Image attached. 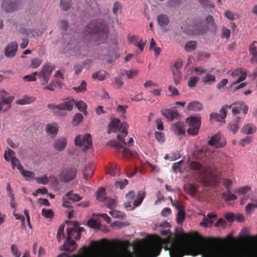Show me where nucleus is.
<instances>
[{"mask_svg":"<svg viewBox=\"0 0 257 257\" xmlns=\"http://www.w3.org/2000/svg\"><path fill=\"white\" fill-rule=\"evenodd\" d=\"M83 34L88 41L95 45L102 44L107 41L109 27L103 19H96L86 25Z\"/></svg>","mask_w":257,"mask_h":257,"instance_id":"obj_1","label":"nucleus"},{"mask_svg":"<svg viewBox=\"0 0 257 257\" xmlns=\"http://www.w3.org/2000/svg\"><path fill=\"white\" fill-rule=\"evenodd\" d=\"M128 127L126 122H123L120 123V120L117 118L112 119L109 124L108 133L109 134L111 132H120L119 134L117 136V140H110L108 143V145L114 147L118 152H120L122 149V153L124 156L127 155L128 150L125 147L126 145L124 141V138L127 135V128Z\"/></svg>","mask_w":257,"mask_h":257,"instance_id":"obj_2","label":"nucleus"},{"mask_svg":"<svg viewBox=\"0 0 257 257\" xmlns=\"http://www.w3.org/2000/svg\"><path fill=\"white\" fill-rule=\"evenodd\" d=\"M190 34L193 35L202 36L209 31V27L201 17H197L192 20L188 26Z\"/></svg>","mask_w":257,"mask_h":257,"instance_id":"obj_3","label":"nucleus"},{"mask_svg":"<svg viewBox=\"0 0 257 257\" xmlns=\"http://www.w3.org/2000/svg\"><path fill=\"white\" fill-rule=\"evenodd\" d=\"M146 195L145 192L139 191L138 195L136 196L135 193L134 191H129L125 195V207L127 208L131 207V203H133V209L140 206L144 199L145 198Z\"/></svg>","mask_w":257,"mask_h":257,"instance_id":"obj_4","label":"nucleus"},{"mask_svg":"<svg viewBox=\"0 0 257 257\" xmlns=\"http://www.w3.org/2000/svg\"><path fill=\"white\" fill-rule=\"evenodd\" d=\"M188 123L189 128L187 130L188 134L196 136L198 134L201 122V118L200 116H191L186 119Z\"/></svg>","mask_w":257,"mask_h":257,"instance_id":"obj_5","label":"nucleus"},{"mask_svg":"<svg viewBox=\"0 0 257 257\" xmlns=\"http://www.w3.org/2000/svg\"><path fill=\"white\" fill-rule=\"evenodd\" d=\"M82 249L83 250V252L79 254H74L70 256L67 253H62L57 257H94V242L92 243L91 248H88L86 246H83ZM22 257H30L29 252H26Z\"/></svg>","mask_w":257,"mask_h":257,"instance_id":"obj_6","label":"nucleus"},{"mask_svg":"<svg viewBox=\"0 0 257 257\" xmlns=\"http://www.w3.org/2000/svg\"><path fill=\"white\" fill-rule=\"evenodd\" d=\"M0 111H7L11 107V103L14 99V97L10 96L9 93L5 90H0Z\"/></svg>","mask_w":257,"mask_h":257,"instance_id":"obj_7","label":"nucleus"},{"mask_svg":"<svg viewBox=\"0 0 257 257\" xmlns=\"http://www.w3.org/2000/svg\"><path fill=\"white\" fill-rule=\"evenodd\" d=\"M75 143L76 146L83 147V149L87 150L92 146L91 136L89 134H86L83 136L79 135L76 137Z\"/></svg>","mask_w":257,"mask_h":257,"instance_id":"obj_8","label":"nucleus"},{"mask_svg":"<svg viewBox=\"0 0 257 257\" xmlns=\"http://www.w3.org/2000/svg\"><path fill=\"white\" fill-rule=\"evenodd\" d=\"M232 105H225L220 109V113H212L210 114V120H214L218 122H225L227 110L230 109Z\"/></svg>","mask_w":257,"mask_h":257,"instance_id":"obj_9","label":"nucleus"},{"mask_svg":"<svg viewBox=\"0 0 257 257\" xmlns=\"http://www.w3.org/2000/svg\"><path fill=\"white\" fill-rule=\"evenodd\" d=\"M55 69V66L51 63H47L43 66L39 73V76L43 80H49L52 72Z\"/></svg>","mask_w":257,"mask_h":257,"instance_id":"obj_10","label":"nucleus"},{"mask_svg":"<svg viewBox=\"0 0 257 257\" xmlns=\"http://www.w3.org/2000/svg\"><path fill=\"white\" fill-rule=\"evenodd\" d=\"M18 49V43L15 41L12 42L8 44L5 48V56L8 58H13L16 56Z\"/></svg>","mask_w":257,"mask_h":257,"instance_id":"obj_11","label":"nucleus"},{"mask_svg":"<svg viewBox=\"0 0 257 257\" xmlns=\"http://www.w3.org/2000/svg\"><path fill=\"white\" fill-rule=\"evenodd\" d=\"M18 4L14 0H3L2 3V9L7 13H13L17 10Z\"/></svg>","mask_w":257,"mask_h":257,"instance_id":"obj_12","label":"nucleus"},{"mask_svg":"<svg viewBox=\"0 0 257 257\" xmlns=\"http://www.w3.org/2000/svg\"><path fill=\"white\" fill-rule=\"evenodd\" d=\"M74 236H68L64 243V244L60 247V249L66 251L72 252L74 251L77 247V244L75 241L72 239Z\"/></svg>","mask_w":257,"mask_h":257,"instance_id":"obj_13","label":"nucleus"},{"mask_svg":"<svg viewBox=\"0 0 257 257\" xmlns=\"http://www.w3.org/2000/svg\"><path fill=\"white\" fill-rule=\"evenodd\" d=\"M76 170L73 168H68L63 170L60 174V178L65 182H69L74 179Z\"/></svg>","mask_w":257,"mask_h":257,"instance_id":"obj_14","label":"nucleus"},{"mask_svg":"<svg viewBox=\"0 0 257 257\" xmlns=\"http://www.w3.org/2000/svg\"><path fill=\"white\" fill-rule=\"evenodd\" d=\"M84 228L79 226L77 222L74 224L73 228H68L67 230V235L69 236H74L75 239H79L81 237V233L84 231Z\"/></svg>","mask_w":257,"mask_h":257,"instance_id":"obj_15","label":"nucleus"},{"mask_svg":"<svg viewBox=\"0 0 257 257\" xmlns=\"http://www.w3.org/2000/svg\"><path fill=\"white\" fill-rule=\"evenodd\" d=\"M183 61L181 59H178L174 63L172 68V73L174 76V80H179L181 78V69L182 67Z\"/></svg>","mask_w":257,"mask_h":257,"instance_id":"obj_16","label":"nucleus"},{"mask_svg":"<svg viewBox=\"0 0 257 257\" xmlns=\"http://www.w3.org/2000/svg\"><path fill=\"white\" fill-rule=\"evenodd\" d=\"M171 202L174 206H175L176 208L179 210V211L177 214L176 220L177 222L179 224L182 223L185 218V213L184 211L182 210V206L179 205L178 201H176V202L173 203V200L171 198Z\"/></svg>","mask_w":257,"mask_h":257,"instance_id":"obj_17","label":"nucleus"},{"mask_svg":"<svg viewBox=\"0 0 257 257\" xmlns=\"http://www.w3.org/2000/svg\"><path fill=\"white\" fill-rule=\"evenodd\" d=\"M232 76H238L236 80H245L246 76L249 77L248 71L242 68L234 70L231 74Z\"/></svg>","mask_w":257,"mask_h":257,"instance_id":"obj_18","label":"nucleus"},{"mask_svg":"<svg viewBox=\"0 0 257 257\" xmlns=\"http://www.w3.org/2000/svg\"><path fill=\"white\" fill-rule=\"evenodd\" d=\"M67 141L65 138H60L55 141L53 147L58 151H62L66 148Z\"/></svg>","mask_w":257,"mask_h":257,"instance_id":"obj_19","label":"nucleus"},{"mask_svg":"<svg viewBox=\"0 0 257 257\" xmlns=\"http://www.w3.org/2000/svg\"><path fill=\"white\" fill-rule=\"evenodd\" d=\"M172 131L177 135H181L185 133L184 123L182 122H178L174 123L171 127Z\"/></svg>","mask_w":257,"mask_h":257,"instance_id":"obj_20","label":"nucleus"},{"mask_svg":"<svg viewBox=\"0 0 257 257\" xmlns=\"http://www.w3.org/2000/svg\"><path fill=\"white\" fill-rule=\"evenodd\" d=\"M161 113L169 120H172L178 115L177 111L172 109H162Z\"/></svg>","mask_w":257,"mask_h":257,"instance_id":"obj_21","label":"nucleus"},{"mask_svg":"<svg viewBox=\"0 0 257 257\" xmlns=\"http://www.w3.org/2000/svg\"><path fill=\"white\" fill-rule=\"evenodd\" d=\"M106 56L108 57L107 62L108 64H111L119 58L120 55L119 54L117 53L116 49L112 48L108 51Z\"/></svg>","mask_w":257,"mask_h":257,"instance_id":"obj_22","label":"nucleus"},{"mask_svg":"<svg viewBox=\"0 0 257 257\" xmlns=\"http://www.w3.org/2000/svg\"><path fill=\"white\" fill-rule=\"evenodd\" d=\"M220 135L218 134H216L211 137V138L208 141V144L211 146H215L216 148L223 147L225 145V144L220 143Z\"/></svg>","mask_w":257,"mask_h":257,"instance_id":"obj_23","label":"nucleus"},{"mask_svg":"<svg viewBox=\"0 0 257 257\" xmlns=\"http://www.w3.org/2000/svg\"><path fill=\"white\" fill-rule=\"evenodd\" d=\"M59 126L57 123H52L46 125L45 131L48 134L55 136L58 132Z\"/></svg>","mask_w":257,"mask_h":257,"instance_id":"obj_24","label":"nucleus"},{"mask_svg":"<svg viewBox=\"0 0 257 257\" xmlns=\"http://www.w3.org/2000/svg\"><path fill=\"white\" fill-rule=\"evenodd\" d=\"M74 104V99H70L58 105V109L61 110L71 111L73 108Z\"/></svg>","mask_w":257,"mask_h":257,"instance_id":"obj_25","label":"nucleus"},{"mask_svg":"<svg viewBox=\"0 0 257 257\" xmlns=\"http://www.w3.org/2000/svg\"><path fill=\"white\" fill-rule=\"evenodd\" d=\"M216 217V215L209 213L207 214V217H204L202 220V222L200 223L201 226L204 227L211 226L213 223V220L212 219Z\"/></svg>","mask_w":257,"mask_h":257,"instance_id":"obj_26","label":"nucleus"},{"mask_svg":"<svg viewBox=\"0 0 257 257\" xmlns=\"http://www.w3.org/2000/svg\"><path fill=\"white\" fill-rule=\"evenodd\" d=\"M157 21L160 27H163L169 24L170 19L167 15L165 14H160L157 16Z\"/></svg>","mask_w":257,"mask_h":257,"instance_id":"obj_27","label":"nucleus"},{"mask_svg":"<svg viewBox=\"0 0 257 257\" xmlns=\"http://www.w3.org/2000/svg\"><path fill=\"white\" fill-rule=\"evenodd\" d=\"M187 107L188 110L193 111H200L203 108L202 104L198 101L190 102L189 103Z\"/></svg>","mask_w":257,"mask_h":257,"instance_id":"obj_28","label":"nucleus"},{"mask_svg":"<svg viewBox=\"0 0 257 257\" xmlns=\"http://www.w3.org/2000/svg\"><path fill=\"white\" fill-rule=\"evenodd\" d=\"M94 168L93 164H89L84 168L83 172L84 179H87L92 176Z\"/></svg>","mask_w":257,"mask_h":257,"instance_id":"obj_29","label":"nucleus"},{"mask_svg":"<svg viewBox=\"0 0 257 257\" xmlns=\"http://www.w3.org/2000/svg\"><path fill=\"white\" fill-rule=\"evenodd\" d=\"M44 89L53 91L54 88L58 86L59 88H62L61 81H51L48 85L45 83L42 84Z\"/></svg>","mask_w":257,"mask_h":257,"instance_id":"obj_30","label":"nucleus"},{"mask_svg":"<svg viewBox=\"0 0 257 257\" xmlns=\"http://www.w3.org/2000/svg\"><path fill=\"white\" fill-rule=\"evenodd\" d=\"M108 73L104 70H100L97 71L92 75L93 79H97L98 80H104L107 78Z\"/></svg>","mask_w":257,"mask_h":257,"instance_id":"obj_31","label":"nucleus"},{"mask_svg":"<svg viewBox=\"0 0 257 257\" xmlns=\"http://www.w3.org/2000/svg\"><path fill=\"white\" fill-rule=\"evenodd\" d=\"M18 170L24 177L27 178L28 180L32 179L35 175L33 172L25 170L22 165L19 166Z\"/></svg>","mask_w":257,"mask_h":257,"instance_id":"obj_32","label":"nucleus"},{"mask_svg":"<svg viewBox=\"0 0 257 257\" xmlns=\"http://www.w3.org/2000/svg\"><path fill=\"white\" fill-rule=\"evenodd\" d=\"M74 103L79 111H82L85 115H87V112L86 109L87 106L85 102L81 100L76 102L74 101Z\"/></svg>","mask_w":257,"mask_h":257,"instance_id":"obj_33","label":"nucleus"},{"mask_svg":"<svg viewBox=\"0 0 257 257\" xmlns=\"http://www.w3.org/2000/svg\"><path fill=\"white\" fill-rule=\"evenodd\" d=\"M35 98L32 96H25L23 98L16 101V103L20 105H25L33 102Z\"/></svg>","mask_w":257,"mask_h":257,"instance_id":"obj_34","label":"nucleus"},{"mask_svg":"<svg viewBox=\"0 0 257 257\" xmlns=\"http://www.w3.org/2000/svg\"><path fill=\"white\" fill-rule=\"evenodd\" d=\"M197 43L195 41H189L185 45V49L188 52H192L197 48Z\"/></svg>","mask_w":257,"mask_h":257,"instance_id":"obj_35","label":"nucleus"},{"mask_svg":"<svg viewBox=\"0 0 257 257\" xmlns=\"http://www.w3.org/2000/svg\"><path fill=\"white\" fill-rule=\"evenodd\" d=\"M71 0H61L60 3V7L64 11H67L71 7Z\"/></svg>","mask_w":257,"mask_h":257,"instance_id":"obj_36","label":"nucleus"},{"mask_svg":"<svg viewBox=\"0 0 257 257\" xmlns=\"http://www.w3.org/2000/svg\"><path fill=\"white\" fill-rule=\"evenodd\" d=\"M199 2L205 10H211L215 7L214 3L210 2L209 0H200Z\"/></svg>","mask_w":257,"mask_h":257,"instance_id":"obj_37","label":"nucleus"},{"mask_svg":"<svg viewBox=\"0 0 257 257\" xmlns=\"http://www.w3.org/2000/svg\"><path fill=\"white\" fill-rule=\"evenodd\" d=\"M256 131V128L252 127L250 124H246L241 129V132L245 135L252 134Z\"/></svg>","mask_w":257,"mask_h":257,"instance_id":"obj_38","label":"nucleus"},{"mask_svg":"<svg viewBox=\"0 0 257 257\" xmlns=\"http://www.w3.org/2000/svg\"><path fill=\"white\" fill-rule=\"evenodd\" d=\"M59 24L61 29L63 30L62 35H65L69 28V22L66 20H61L59 22Z\"/></svg>","mask_w":257,"mask_h":257,"instance_id":"obj_39","label":"nucleus"},{"mask_svg":"<svg viewBox=\"0 0 257 257\" xmlns=\"http://www.w3.org/2000/svg\"><path fill=\"white\" fill-rule=\"evenodd\" d=\"M83 119V116L80 113H76L73 116L72 123L75 126H78Z\"/></svg>","mask_w":257,"mask_h":257,"instance_id":"obj_40","label":"nucleus"},{"mask_svg":"<svg viewBox=\"0 0 257 257\" xmlns=\"http://www.w3.org/2000/svg\"><path fill=\"white\" fill-rule=\"evenodd\" d=\"M208 147L204 146L201 149L196 152V155L198 158H202L203 157H208L209 155V153L208 151Z\"/></svg>","mask_w":257,"mask_h":257,"instance_id":"obj_41","label":"nucleus"},{"mask_svg":"<svg viewBox=\"0 0 257 257\" xmlns=\"http://www.w3.org/2000/svg\"><path fill=\"white\" fill-rule=\"evenodd\" d=\"M122 7L121 3L119 2H115L112 7V13L115 16H117L119 13L122 11Z\"/></svg>","mask_w":257,"mask_h":257,"instance_id":"obj_42","label":"nucleus"},{"mask_svg":"<svg viewBox=\"0 0 257 257\" xmlns=\"http://www.w3.org/2000/svg\"><path fill=\"white\" fill-rule=\"evenodd\" d=\"M65 197H68V199L74 202H77L81 200L82 197H81L77 194H73L72 191L68 192L65 195Z\"/></svg>","mask_w":257,"mask_h":257,"instance_id":"obj_43","label":"nucleus"},{"mask_svg":"<svg viewBox=\"0 0 257 257\" xmlns=\"http://www.w3.org/2000/svg\"><path fill=\"white\" fill-rule=\"evenodd\" d=\"M185 189L186 191L192 196L195 195L197 191V187L192 184L186 185Z\"/></svg>","mask_w":257,"mask_h":257,"instance_id":"obj_44","label":"nucleus"},{"mask_svg":"<svg viewBox=\"0 0 257 257\" xmlns=\"http://www.w3.org/2000/svg\"><path fill=\"white\" fill-rule=\"evenodd\" d=\"M106 198L105 189L103 188H99L96 192V199L99 201L103 202Z\"/></svg>","mask_w":257,"mask_h":257,"instance_id":"obj_45","label":"nucleus"},{"mask_svg":"<svg viewBox=\"0 0 257 257\" xmlns=\"http://www.w3.org/2000/svg\"><path fill=\"white\" fill-rule=\"evenodd\" d=\"M222 196L226 201L234 200L237 199V196L231 193L229 191L223 192L222 193Z\"/></svg>","mask_w":257,"mask_h":257,"instance_id":"obj_46","label":"nucleus"},{"mask_svg":"<svg viewBox=\"0 0 257 257\" xmlns=\"http://www.w3.org/2000/svg\"><path fill=\"white\" fill-rule=\"evenodd\" d=\"M144 86L151 92L153 93L156 95H160L161 93V89H151L150 88L151 87V81H147L144 84Z\"/></svg>","mask_w":257,"mask_h":257,"instance_id":"obj_47","label":"nucleus"},{"mask_svg":"<svg viewBox=\"0 0 257 257\" xmlns=\"http://www.w3.org/2000/svg\"><path fill=\"white\" fill-rule=\"evenodd\" d=\"M54 212L50 209L43 208L42 210V215L46 218H52L54 216Z\"/></svg>","mask_w":257,"mask_h":257,"instance_id":"obj_48","label":"nucleus"},{"mask_svg":"<svg viewBox=\"0 0 257 257\" xmlns=\"http://www.w3.org/2000/svg\"><path fill=\"white\" fill-rule=\"evenodd\" d=\"M241 81H234L232 83V85L230 86V89L232 91H235L244 87L246 85V83L245 82L238 84Z\"/></svg>","mask_w":257,"mask_h":257,"instance_id":"obj_49","label":"nucleus"},{"mask_svg":"<svg viewBox=\"0 0 257 257\" xmlns=\"http://www.w3.org/2000/svg\"><path fill=\"white\" fill-rule=\"evenodd\" d=\"M189 167L190 169L195 171L200 170L202 168V165L200 163L196 161H191L189 163Z\"/></svg>","mask_w":257,"mask_h":257,"instance_id":"obj_50","label":"nucleus"},{"mask_svg":"<svg viewBox=\"0 0 257 257\" xmlns=\"http://www.w3.org/2000/svg\"><path fill=\"white\" fill-rule=\"evenodd\" d=\"M64 227L65 225L64 224H61L59 227L57 234V238L58 241H60L65 236L64 234Z\"/></svg>","mask_w":257,"mask_h":257,"instance_id":"obj_51","label":"nucleus"},{"mask_svg":"<svg viewBox=\"0 0 257 257\" xmlns=\"http://www.w3.org/2000/svg\"><path fill=\"white\" fill-rule=\"evenodd\" d=\"M15 152L10 149H8V151L5 153L4 157L6 161H10L11 160V158L15 157Z\"/></svg>","mask_w":257,"mask_h":257,"instance_id":"obj_52","label":"nucleus"},{"mask_svg":"<svg viewBox=\"0 0 257 257\" xmlns=\"http://www.w3.org/2000/svg\"><path fill=\"white\" fill-rule=\"evenodd\" d=\"M249 52L253 58L257 57V42L254 41L249 47Z\"/></svg>","mask_w":257,"mask_h":257,"instance_id":"obj_53","label":"nucleus"},{"mask_svg":"<svg viewBox=\"0 0 257 257\" xmlns=\"http://www.w3.org/2000/svg\"><path fill=\"white\" fill-rule=\"evenodd\" d=\"M239 121V118L237 117L236 121L232 122L230 124V130L233 133V134H235L239 129L238 123Z\"/></svg>","mask_w":257,"mask_h":257,"instance_id":"obj_54","label":"nucleus"},{"mask_svg":"<svg viewBox=\"0 0 257 257\" xmlns=\"http://www.w3.org/2000/svg\"><path fill=\"white\" fill-rule=\"evenodd\" d=\"M233 105H238L240 108V111L241 110L243 113L246 114L247 113L248 108V106L245 104V103L243 102H237L233 103L231 105L232 106Z\"/></svg>","mask_w":257,"mask_h":257,"instance_id":"obj_55","label":"nucleus"},{"mask_svg":"<svg viewBox=\"0 0 257 257\" xmlns=\"http://www.w3.org/2000/svg\"><path fill=\"white\" fill-rule=\"evenodd\" d=\"M73 89L77 92H83L86 90V83L85 81H82L78 87H74Z\"/></svg>","mask_w":257,"mask_h":257,"instance_id":"obj_56","label":"nucleus"},{"mask_svg":"<svg viewBox=\"0 0 257 257\" xmlns=\"http://www.w3.org/2000/svg\"><path fill=\"white\" fill-rule=\"evenodd\" d=\"M105 204L109 208L115 207V201L114 199L110 198H106L104 201Z\"/></svg>","mask_w":257,"mask_h":257,"instance_id":"obj_57","label":"nucleus"},{"mask_svg":"<svg viewBox=\"0 0 257 257\" xmlns=\"http://www.w3.org/2000/svg\"><path fill=\"white\" fill-rule=\"evenodd\" d=\"M138 74V71L136 70H130L128 71H124L122 75H125L128 79H132L134 77Z\"/></svg>","mask_w":257,"mask_h":257,"instance_id":"obj_58","label":"nucleus"},{"mask_svg":"<svg viewBox=\"0 0 257 257\" xmlns=\"http://www.w3.org/2000/svg\"><path fill=\"white\" fill-rule=\"evenodd\" d=\"M87 225L92 228H98L100 223L94 219H90L87 222Z\"/></svg>","mask_w":257,"mask_h":257,"instance_id":"obj_59","label":"nucleus"},{"mask_svg":"<svg viewBox=\"0 0 257 257\" xmlns=\"http://www.w3.org/2000/svg\"><path fill=\"white\" fill-rule=\"evenodd\" d=\"M168 90L171 93L170 95L172 96H175L179 95V93L178 89L172 85H169L168 87Z\"/></svg>","mask_w":257,"mask_h":257,"instance_id":"obj_60","label":"nucleus"},{"mask_svg":"<svg viewBox=\"0 0 257 257\" xmlns=\"http://www.w3.org/2000/svg\"><path fill=\"white\" fill-rule=\"evenodd\" d=\"M39 184L43 185L47 184L49 182V179L46 175L42 177H37L35 179Z\"/></svg>","mask_w":257,"mask_h":257,"instance_id":"obj_61","label":"nucleus"},{"mask_svg":"<svg viewBox=\"0 0 257 257\" xmlns=\"http://www.w3.org/2000/svg\"><path fill=\"white\" fill-rule=\"evenodd\" d=\"M41 64V60L39 58L32 59L31 67L33 68H38Z\"/></svg>","mask_w":257,"mask_h":257,"instance_id":"obj_62","label":"nucleus"},{"mask_svg":"<svg viewBox=\"0 0 257 257\" xmlns=\"http://www.w3.org/2000/svg\"><path fill=\"white\" fill-rule=\"evenodd\" d=\"M250 190V187L249 186H244L242 187L238 188L236 192L239 194L242 195L245 194L247 192Z\"/></svg>","mask_w":257,"mask_h":257,"instance_id":"obj_63","label":"nucleus"},{"mask_svg":"<svg viewBox=\"0 0 257 257\" xmlns=\"http://www.w3.org/2000/svg\"><path fill=\"white\" fill-rule=\"evenodd\" d=\"M128 184L127 179H124L122 181H116L115 183V185L117 187H119L120 189H123Z\"/></svg>","mask_w":257,"mask_h":257,"instance_id":"obj_64","label":"nucleus"}]
</instances>
